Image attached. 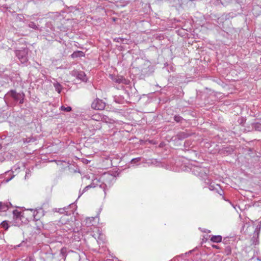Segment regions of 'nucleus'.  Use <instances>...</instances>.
Instances as JSON below:
<instances>
[{
  "mask_svg": "<svg viewBox=\"0 0 261 261\" xmlns=\"http://www.w3.org/2000/svg\"><path fill=\"white\" fill-rule=\"evenodd\" d=\"M246 119L243 117H240L238 118V122L239 124L243 125L246 121Z\"/></svg>",
  "mask_w": 261,
  "mask_h": 261,
  "instance_id": "29",
  "label": "nucleus"
},
{
  "mask_svg": "<svg viewBox=\"0 0 261 261\" xmlns=\"http://www.w3.org/2000/svg\"><path fill=\"white\" fill-rule=\"evenodd\" d=\"M123 87H124V86H121V88H123Z\"/></svg>",
  "mask_w": 261,
  "mask_h": 261,
  "instance_id": "41",
  "label": "nucleus"
},
{
  "mask_svg": "<svg viewBox=\"0 0 261 261\" xmlns=\"http://www.w3.org/2000/svg\"><path fill=\"white\" fill-rule=\"evenodd\" d=\"M252 129L256 131H261V123L259 122L252 123L251 124Z\"/></svg>",
  "mask_w": 261,
  "mask_h": 261,
  "instance_id": "18",
  "label": "nucleus"
},
{
  "mask_svg": "<svg viewBox=\"0 0 261 261\" xmlns=\"http://www.w3.org/2000/svg\"><path fill=\"white\" fill-rule=\"evenodd\" d=\"M205 170V169L203 168L196 167L195 169H194L193 171L195 174L203 178L204 179V182L208 185V189L210 190L218 191V188H220L219 185L218 184H215L214 182L211 181V180L208 178Z\"/></svg>",
  "mask_w": 261,
  "mask_h": 261,
  "instance_id": "2",
  "label": "nucleus"
},
{
  "mask_svg": "<svg viewBox=\"0 0 261 261\" xmlns=\"http://www.w3.org/2000/svg\"><path fill=\"white\" fill-rule=\"evenodd\" d=\"M99 188L103 189L105 194L106 195V188H107V185L105 184H102L100 185L99 186Z\"/></svg>",
  "mask_w": 261,
  "mask_h": 261,
  "instance_id": "30",
  "label": "nucleus"
},
{
  "mask_svg": "<svg viewBox=\"0 0 261 261\" xmlns=\"http://www.w3.org/2000/svg\"><path fill=\"white\" fill-rule=\"evenodd\" d=\"M36 140V139L35 138H34L33 137H28L25 139H23V142L27 143H31V142H34Z\"/></svg>",
  "mask_w": 261,
  "mask_h": 261,
  "instance_id": "25",
  "label": "nucleus"
},
{
  "mask_svg": "<svg viewBox=\"0 0 261 261\" xmlns=\"http://www.w3.org/2000/svg\"><path fill=\"white\" fill-rule=\"evenodd\" d=\"M12 171H9L5 173L4 179L3 180L4 182H8L14 177V175L12 174Z\"/></svg>",
  "mask_w": 261,
  "mask_h": 261,
  "instance_id": "11",
  "label": "nucleus"
},
{
  "mask_svg": "<svg viewBox=\"0 0 261 261\" xmlns=\"http://www.w3.org/2000/svg\"><path fill=\"white\" fill-rule=\"evenodd\" d=\"M64 210H65V208H64L63 209H60L59 212H60V213H64Z\"/></svg>",
  "mask_w": 261,
  "mask_h": 261,
  "instance_id": "36",
  "label": "nucleus"
},
{
  "mask_svg": "<svg viewBox=\"0 0 261 261\" xmlns=\"http://www.w3.org/2000/svg\"><path fill=\"white\" fill-rule=\"evenodd\" d=\"M60 110L65 112H70L72 110V108L70 106L65 107L64 106H62L60 107Z\"/></svg>",
  "mask_w": 261,
  "mask_h": 261,
  "instance_id": "28",
  "label": "nucleus"
},
{
  "mask_svg": "<svg viewBox=\"0 0 261 261\" xmlns=\"http://www.w3.org/2000/svg\"><path fill=\"white\" fill-rule=\"evenodd\" d=\"M95 186L94 185V184H91L86 187H85V188L83 190L82 192H81L80 191H79V198L82 196V195L86 192L88 189H89L91 188H94Z\"/></svg>",
  "mask_w": 261,
  "mask_h": 261,
  "instance_id": "20",
  "label": "nucleus"
},
{
  "mask_svg": "<svg viewBox=\"0 0 261 261\" xmlns=\"http://www.w3.org/2000/svg\"><path fill=\"white\" fill-rule=\"evenodd\" d=\"M190 136L191 134L188 133L187 132H180L177 134L176 137L178 140H182Z\"/></svg>",
  "mask_w": 261,
  "mask_h": 261,
  "instance_id": "7",
  "label": "nucleus"
},
{
  "mask_svg": "<svg viewBox=\"0 0 261 261\" xmlns=\"http://www.w3.org/2000/svg\"><path fill=\"white\" fill-rule=\"evenodd\" d=\"M13 217L16 219H21L22 217L21 212L18 211L17 210H15L13 211Z\"/></svg>",
  "mask_w": 261,
  "mask_h": 261,
  "instance_id": "17",
  "label": "nucleus"
},
{
  "mask_svg": "<svg viewBox=\"0 0 261 261\" xmlns=\"http://www.w3.org/2000/svg\"><path fill=\"white\" fill-rule=\"evenodd\" d=\"M91 119L95 121H100L101 120V116L99 114H95L91 116Z\"/></svg>",
  "mask_w": 261,
  "mask_h": 261,
  "instance_id": "23",
  "label": "nucleus"
},
{
  "mask_svg": "<svg viewBox=\"0 0 261 261\" xmlns=\"http://www.w3.org/2000/svg\"><path fill=\"white\" fill-rule=\"evenodd\" d=\"M218 193H219V194H220V195H222L224 194V192H223V190H221V189L220 190V192H219V191H218Z\"/></svg>",
  "mask_w": 261,
  "mask_h": 261,
  "instance_id": "35",
  "label": "nucleus"
},
{
  "mask_svg": "<svg viewBox=\"0 0 261 261\" xmlns=\"http://www.w3.org/2000/svg\"><path fill=\"white\" fill-rule=\"evenodd\" d=\"M28 27L30 28H32L35 30H38L39 27L33 21H31L29 24Z\"/></svg>",
  "mask_w": 261,
  "mask_h": 261,
  "instance_id": "26",
  "label": "nucleus"
},
{
  "mask_svg": "<svg viewBox=\"0 0 261 261\" xmlns=\"http://www.w3.org/2000/svg\"><path fill=\"white\" fill-rule=\"evenodd\" d=\"M12 204L10 202H3L0 201V212H6Z\"/></svg>",
  "mask_w": 261,
  "mask_h": 261,
  "instance_id": "8",
  "label": "nucleus"
},
{
  "mask_svg": "<svg viewBox=\"0 0 261 261\" xmlns=\"http://www.w3.org/2000/svg\"><path fill=\"white\" fill-rule=\"evenodd\" d=\"M31 170L30 169H27L25 172V178L26 179L27 177H29L31 176Z\"/></svg>",
  "mask_w": 261,
  "mask_h": 261,
  "instance_id": "31",
  "label": "nucleus"
},
{
  "mask_svg": "<svg viewBox=\"0 0 261 261\" xmlns=\"http://www.w3.org/2000/svg\"><path fill=\"white\" fill-rule=\"evenodd\" d=\"M229 4L231 5H234L236 4H238V7L237 8L238 11L239 10H241L242 6L243 5V1L242 0H229Z\"/></svg>",
  "mask_w": 261,
  "mask_h": 261,
  "instance_id": "12",
  "label": "nucleus"
},
{
  "mask_svg": "<svg viewBox=\"0 0 261 261\" xmlns=\"http://www.w3.org/2000/svg\"><path fill=\"white\" fill-rule=\"evenodd\" d=\"M174 120L177 123H181L182 121L184 120V118L178 115H175L174 116Z\"/></svg>",
  "mask_w": 261,
  "mask_h": 261,
  "instance_id": "24",
  "label": "nucleus"
},
{
  "mask_svg": "<svg viewBox=\"0 0 261 261\" xmlns=\"http://www.w3.org/2000/svg\"><path fill=\"white\" fill-rule=\"evenodd\" d=\"M229 203L231 204V205L233 207V208L236 209V207L234 206L233 204H231L230 202H229Z\"/></svg>",
  "mask_w": 261,
  "mask_h": 261,
  "instance_id": "40",
  "label": "nucleus"
},
{
  "mask_svg": "<svg viewBox=\"0 0 261 261\" xmlns=\"http://www.w3.org/2000/svg\"><path fill=\"white\" fill-rule=\"evenodd\" d=\"M114 41L116 42H122L123 41V39L122 38H116L114 39Z\"/></svg>",
  "mask_w": 261,
  "mask_h": 261,
  "instance_id": "32",
  "label": "nucleus"
},
{
  "mask_svg": "<svg viewBox=\"0 0 261 261\" xmlns=\"http://www.w3.org/2000/svg\"><path fill=\"white\" fill-rule=\"evenodd\" d=\"M260 225H258L256 228L254 230V236L251 239L252 244L253 245L258 244V236L260 231Z\"/></svg>",
  "mask_w": 261,
  "mask_h": 261,
  "instance_id": "5",
  "label": "nucleus"
},
{
  "mask_svg": "<svg viewBox=\"0 0 261 261\" xmlns=\"http://www.w3.org/2000/svg\"><path fill=\"white\" fill-rule=\"evenodd\" d=\"M67 249L65 247L62 248L60 250V255L64 259H65V257L67 255Z\"/></svg>",
  "mask_w": 261,
  "mask_h": 261,
  "instance_id": "22",
  "label": "nucleus"
},
{
  "mask_svg": "<svg viewBox=\"0 0 261 261\" xmlns=\"http://www.w3.org/2000/svg\"><path fill=\"white\" fill-rule=\"evenodd\" d=\"M260 62H261V58H260Z\"/></svg>",
  "mask_w": 261,
  "mask_h": 261,
  "instance_id": "43",
  "label": "nucleus"
},
{
  "mask_svg": "<svg viewBox=\"0 0 261 261\" xmlns=\"http://www.w3.org/2000/svg\"><path fill=\"white\" fill-rule=\"evenodd\" d=\"M141 157H138L132 159L130 163L132 164L137 165L141 160Z\"/></svg>",
  "mask_w": 261,
  "mask_h": 261,
  "instance_id": "27",
  "label": "nucleus"
},
{
  "mask_svg": "<svg viewBox=\"0 0 261 261\" xmlns=\"http://www.w3.org/2000/svg\"><path fill=\"white\" fill-rule=\"evenodd\" d=\"M28 49L27 48L15 51L16 56L22 63H26L28 61Z\"/></svg>",
  "mask_w": 261,
  "mask_h": 261,
  "instance_id": "3",
  "label": "nucleus"
},
{
  "mask_svg": "<svg viewBox=\"0 0 261 261\" xmlns=\"http://www.w3.org/2000/svg\"><path fill=\"white\" fill-rule=\"evenodd\" d=\"M24 97L25 94L23 92L18 93L15 90H11L6 93L4 99L8 107H13L18 102L22 104Z\"/></svg>",
  "mask_w": 261,
  "mask_h": 261,
  "instance_id": "1",
  "label": "nucleus"
},
{
  "mask_svg": "<svg viewBox=\"0 0 261 261\" xmlns=\"http://www.w3.org/2000/svg\"><path fill=\"white\" fill-rule=\"evenodd\" d=\"M106 107L105 103L101 99L97 98L91 104V108L97 110H102Z\"/></svg>",
  "mask_w": 261,
  "mask_h": 261,
  "instance_id": "4",
  "label": "nucleus"
},
{
  "mask_svg": "<svg viewBox=\"0 0 261 261\" xmlns=\"http://www.w3.org/2000/svg\"><path fill=\"white\" fill-rule=\"evenodd\" d=\"M76 78L82 80L83 82H87L88 80L86 74L84 71H82L77 72L76 74Z\"/></svg>",
  "mask_w": 261,
  "mask_h": 261,
  "instance_id": "10",
  "label": "nucleus"
},
{
  "mask_svg": "<svg viewBox=\"0 0 261 261\" xmlns=\"http://www.w3.org/2000/svg\"><path fill=\"white\" fill-rule=\"evenodd\" d=\"M112 80L114 82L118 84H128L129 81L126 79H125L122 76H113L112 77Z\"/></svg>",
  "mask_w": 261,
  "mask_h": 261,
  "instance_id": "6",
  "label": "nucleus"
},
{
  "mask_svg": "<svg viewBox=\"0 0 261 261\" xmlns=\"http://www.w3.org/2000/svg\"><path fill=\"white\" fill-rule=\"evenodd\" d=\"M220 2H221V4H222V5H224V1H223V0H220Z\"/></svg>",
  "mask_w": 261,
  "mask_h": 261,
  "instance_id": "38",
  "label": "nucleus"
},
{
  "mask_svg": "<svg viewBox=\"0 0 261 261\" xmlns=\"http://www.w3.org/2000/svg\"><path fill=\"white\" fill-rule=\"evenodd\" d=\"M117 19V18H115V17L113 18V20L114 21H116Z\"/></svg>",
  "mask_w": 261,
  "mask_h": 261,
  "instance_id": "39",
  "label": "nucleus"
},
{
  "mask_svg": "<svg viewBox=\"0 0 261 261\" xmlns=\"http://www.w3.org/2000/svg\"><path fill=\"white\" fill-rule=\"evenodd\" d=\"M237 238H234L233 237H229V242H230V241H234L235 240H236Z\"/></svg>",
  "mask_w": 261,
  "mask_h": 261,
  "instance_id": "33",
  "label": "nucleus"
},
{
  "mask_svg": "<svg viewBox=\"0 0 261 261\" xmlns=\"http://www.w3.org/2000/svg\"><path fill=\"white\" fill-rule=\"evenodd\" d=\"M222 236L220 235L212 236L211 238V241L215 243H219L222 241Z\"/></svg>",
  "mask_w": 261,
  "mask_h": 261,
  "instance_id": "14",
  "label": "nucleus"
},
{
  "mask_svg": "<svg viewBox=\"0 0 261 261\" xmlns=\"http://www.w3.org/2000/svg\"><path fill=\"white\" fill-rule=\"evenodd\" d=\"M72 58H76L79 57H82L85 56V54L82 51L77 50L74 51L71 55Z\"/></svg>",
  "mask_w": 261,
  "mask_h": 261,
  "instance_id": "13",
  "label": "nucleus"
},
{
  "mask_svg": "<svg viewBox=\"0 0 261 261\" xmlns=\"http://www.w3.org/2000/svg\"><path fill=\"white\" fill-rule=\"evenodd\" d=\"M53 85L56 89V91H57L59 93H60L62 89V85L57 82L54 83Z\"/></svg>",
  "mask_w": 261,
  "mask_h": 261,
  "instance_id": "19",
  "label": "nucleus"
},
{
  "mask_svg": "<svg viewBox=\"0 0 261 261\" xmlns=\"http://www.w3.org/2000/svg\"><path fill=\"white\" fill-rule=\"evenodd\" d=\"M251 230L253 229L254 227L250 225L249 224L246 223V224L244 225V226L242 227V231H243L245 233H248V229Z\"/></svg>",
  "mask_w": 261,
  "mask_h": 261,
  "instance_id": "15",
  "label": "nucleus"
},
{
  "mask_svg": "<svg viewBox=\"0 0 261 261\" xmlns=\"http://www.w3.org/2000/svg\"><path fill=\"white\" fill-rule=\"evenodd\" d=\"M94 217H88L85 219V225L88 227L93 225L92 222L94 220Z\"/></svg>",
  "mask_w": 261,
  "mask_h": 261,
  "instance_id": "16",
  "label": "nucleus"
},
{
  "mask_svg": "<svg viewBox=\"0 0 261 261\" xmlns=\"http://www.w3.org/2000/svg\"><path fill=\"white\" fill-rule=\"evenodd\" d=\"M257 259H258V260H261V259H259V258H257Z\"/></svg>",
  "mask_w": 261,
  "mask_h": 261,
  "instance_id": "42",
  "label": "nucleus"
},
{
  "mask_svg": "<svg viewBox=\"0 0 261 261\" xmlns=\"http://www.w3.org/2000/svg\"><path fill=\"white\" fill-rule=\"evenodd\" d=\"M43 211L41 208L35 210L33 213L34 219L37 220L39 219L40 217L43 215Z\"/></svg>",
  "mask_w": 261,
  "mask_h": 261,
  "instance_id": "9",
  "label": "nucleus"
},
{
  "mask_svg": "<svg viewBox=\"0 0 261 261\" xmlns=\"http://www.w3.org/2000/svg\"><path fill=\"white\" fill-rule=\"evenodd\" d=\"M9 225L8 223V221H3L1 224H0V227L1 228H3L5 230H7L8 229L9 227Z\"/></svg>",
  "mask_w": 261,
  "mask_h": 261,
  "instance_id": "21",
  "label": "nucleus"
},
{
  "mask_svg": "<svg viewBox=\"0 0 261 261\" xmlns=\"http://www.w3.org/2000/svg\"><path fill=\"white\" fill-rule=\"evenodd\" d=\"M228 237H226V238H225L224 239V240H223V241H224V242H226V241H227V239H228Z\"/></svg>",
  "mask_w": 261,
  "mask_h": 261,
  "instance_id": "37",
  "label": "nucleus"
},
{
  "mask_svg": "<svg viewBox=\"0 0 261 261\" xmlns=\"http://www.w3.org/2000/svg\"><path fill=\"white\" fill-rule=\"evenodd\" d=\"M23 243H25V242H24V241H22V242L20 244H19L18 245H17V246H16V247H19L22 246Z\"/></svg>",
  "mask_w": 261,
  "mask_h": 261,
  "instance_id": "34",
  "label": "nucleus"
}]
</instances>
